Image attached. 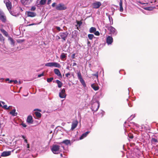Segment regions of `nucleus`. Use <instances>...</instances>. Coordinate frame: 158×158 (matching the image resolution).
<instances>
[{
    "label": "nucleus",
    "instance_id": "nucleus-42",
    "mask_svg": "<svg viewBox=\"0 0 158 158\" xmlns=\"http://www.w3.org/2000/svg\"><path fill=\"white\" fill-rule=\"evenodd\" d=\"M10 2V1H9V0H4V2L5 4L8 3Z\"/></svg>",
    "mask_w": 158,
    "mask_h": 158
},
{
    "label": "nucleus",
    "instance_id": "nucleus-7",
    "mask_svg": "<svg viewBox=\"0 0 158 158\" xmlns=\"http://www.w3.org/2000/svg\"><path fill=\"white\" fill-rule=\"evenodd\" d=\"M68 35V33L66 31L63 32H60L59 33V35L63 40V41H65L66 40Z\"/></svg>",
    "mask_w": 158,
    "mask_h": 158
},
{
    "label": "nucleus",
    "instance_id": "nucleus-20",
    "mask_svg": "<svg viewBox=\"0 0 158 158\" xmlns=\"http://www.w3.org/2000/svg\"><path fill=\"white\" fill-rule=\"evenodd\" d=\"M89 133V132L87 131L85 132V133H83L80 137V139H83L84 138L86 137L87 135H88V134Z\"/></svg>",
    "mask_w": 158,
    "mask_h": 158
},
{
    "label": "nucleus",
    "instance_id": "nucleus-60",
    "mask_svg": "<svg viewBox=\"0 0 158 158\" xmlns=\"http://www.w3.org/2000/svg\"><path fill=\"white\" fill-rule=\"evenodd\" d=\"M4 78H0V80H2V81H3V80H4Z\"/></svg>",
    "mask_w": 158,
    "mask_h": 158
},
{
    "label": "nucleus",
    "instance_id": "nucleus-52",
    "mask_svg": "<svg viewBox=\"0 0 158 158\" xmlns=\"http://www.w3.org/2000/svg\"><path fill=\"white\" fill-rule=\"evenodd\" d=\"M36 24V23H32V24H30L28 25V26H32L33 25H35Z\"/></svg>",
    "mask_w": 158,
    "mask_h": 158
},
{
    "label": "nucleus",
    "instance_id": "nucleus-34",
    "mask_svg": "<svg viewBox=\"0 0 158 158\" xmlns=\"http://www.w3.org/2000/svg\"><path fill=\"white\" fill-rule=\"evenodd\" d=\"M135 116V114L132 115L130 117H129L128 119V120H131L133 119Z\"/></svg>",
    "mask_w": 158,
    "mask_h": 158
},
{
    "label": "nucleus",
    "instance_id": "nucleus-28",
    "mask_svg": "<svg viewBox=\"0 0 158 158\" xmlns=\"http://www.w3.org/2000/svg\"><path fill=\"white\" fill-rule=\"evenodd\" d=\"M108 17L110 21V25L112 24H113V22L112 17L109 15H108Z\"/></svg>",
    "mask_w": 158,
    "mask_h": 158
},
{
    "label": "nucleus",
    "instance_id": "nucleus-10",
    "mask_svg": "<svg viewBox=\"0 0 158 158\" xmlns=\"http://www.w3.org/2000/svg\"><path fill=\"white\" fill-rule=\"evenodd\" d=\"M78 123V122L77 120H74L73 121L72 124V126L71 130H73L75 128H76L77 126Z\"/></svg>",
    "mask_w": 158,
    "mask_h": 158
},
{
    "label": "nucleus",
    "instance_id": "nucleus-53",
    "mask_svg": "<svg viewBox=\"0 0 158 158\" xmlns=\"http://www.w3.org/2000/svg\"><path fill=\"white\" fill-rule=\"evenodd\" d=\"M56 38L58 40H59L60 39V36H57Z\"/></svg>",
    "mask_w": 158,
    "mask_h": 158
},
{
    "label": "nucleus",
    "instance_id": "nucleus-19",
    "mask_svg": "<svg viewBox=\"0 0 158 158\" xmlns=\"http://www.w3.org/2000/svg\"><path fill=\"white\" fill-rule=\"evenodd\" d=\"M27 122L29 123H33V121L31 116H29L28 117L27 119Z\"/></svg>",
    "mask_w": 158,
    "mask_h": 158
},
{
    "label": "nucleus",
    "instance_id": "nucleus-47",
    "mask_svg": "<svg viewBox=\"0 0 158 158\" xmlns=\"http://www.w3.org/2000/svg\"><path fill=\"white\" fill-rule=\"evenodd\" d=\"M12 106H9V107H7V110H9L12 109Z\"/></svg>",
    "mask_w": 158,
    "mask_h": 158
},
{
    "label": "nucleus",
    "instance_id": "nucleus-58",
    "mask_svg": "<svg viewBox=\"0 0 158 158\" xmlns=\"http://www.w3.org/2000/svg\"><path fill=\"white\" fill-rule=\"evenodd\" d=\"M10 80H9V79L8 78H6V81H9Z\"/></svg>",
    "mask_w": 158,
    "mask_h": 158
},
{
    "label": "nucleus",
    "instance_id": "nucleus-35",
    "mask_svg": "<svg viewBox=\"0 0 158 158\" xmlns=\"http://www.w3.org/2000/svg\"><path fill=\"white\" fill-rule=\"evenodd\" d=\"M22 137L23 139H24V142L27 143V139H26V137L24 135H22Z\"/></svg>",
    "mask_w": 158,
    "mask_h": 158
},
{
    "label": "nucleus",
    "instance_id": "nucleus-37",
    "mask_svg": "<svg viewBox=\"0 0 158 158\" xmlns=\"http://www.w3.org/2000/svg\"><path fill=\"white\" fill-rule=\"evenodd\" d=\"M94 34L97 36H98L100 35L99 32L98 31H95L94 32Z\"/></svg>",
    "mask_w": 158,
    "mask_h": 158
},
{
    "label": "nucleus",
    "instance_id": "nucleus-61",
    "mask_svg": "<svg viewBox=\"0 0 158 158\" xmlns=\"http://www.w3.org/2000/svg\"><path fill=\"white\" fill-rule=\"evenodd\" d=\"M27 148H29V145L28 144H27Z\"/></svg>",
    "mask_w": 158,
    "mask_h": 158
},
{
    "label": "nucleus",
    "instance_id": "nucleus-33",
    "mask_svg": "<svg viewBox=\"0 0 158 158\" xmlns=\"http://www.w3.org/2000/svg\"><path fill=\"white\" fill-rule=\"evenodd\" d=\"M53 79V77L48 78L47 79V81L48 82H51Z\"/></svg>",
    "mask_w": 158,
    "mask_h": 158
},
{
    "label": "nucleus",
    "instance_id": "nucleus-24",
    "mask_svg": "<svg viewBox=\"0 0 158 158\" xmlns=\"http://www.w3.org/2000/svg\"><path fill=\"white\" fill-rule=\"evenodd\" d=\"M1 31L3 33V35H4L5 36H7L8 35V34L7 32L5 31L4 29H0Z\"/></svg>",
    "mask_w": 158,
    "mask_h": 158
},
{
    "label": "nucleus",
    "instance_id": "nucleus-26",
    "mask_svg": "<svg viewBox=\"0 0 158 158\" xmlns=\"http://www.w3.org/2000/svg\"><path fill=\"white\" fill-rule=\"evenodd\" d=\"M56 83L58 84V87L60 88L62 86V84L60 81L58 80H56Z\"/></svg>",
    "mask_w": 158,
    "mask_h": 158
},
{
    "label": "nucleus",
    "instance_id": "nucleus-25",
    "mask_svg": "<svg viewBox=\"0 0 158 158\" xmlns=\"http://www.w3.org/2000/svg\"><path fill=\"white\" fill-rule=\"evenodd\" d=\"M96 28L94 27H91L89 29V32L91 33H94L96 31Z\"/></svg>",
    "mask_w": 158,
    "mask_h": 158
},
{
    "label": "nucleus",
    "instance_id": "nucleus-18",
    "mask_svg": "<svg viewBox=\"0 0 158 158\" xmlns=\"http://www.w3.org/2000/svg\"><path fill=\"white\" fill-rule=\"evenodd\" d=\"M120 6L119 11L121 12H123V0H120V2L119 3Z\"/></svg>",
    "mask_w": 158,
    "mask_h": 158
},
{
    "label": "nucleus",
    "instance_id": "nucleus-54",
    "mask_svg": "<svg viewBox=\"0 0 158 158\" xmlns=\"http://www.w3.org/2000/svg\"><path fill=\"white\" fill-rule=\"evenodd\" d=\"M13 81H14V80H11L10 81L9 80V81L8 83H11L13 82Z\"/></svg>",
    "mask_w": 158,
    "mask_h": 158
},
{
    "label": "nucleus",
    "instance_id": "nucleus-5",
    "mask_svg": "<svg viewBox=\"0 0 158 158\" xmlns=\"http://www.w3.org/2000/svg\"><path fill=\"white\" fill-rule=\"evenodd\" d=\"M0 20L3 23L6 22V17L2 11L0 10Z\"/></svg>",
    "mask_w": 158,
    "mask_h": 158
},
{
    "label": "nucleus",
    "instance_id": "nucleus-12",
    "mask_svg": "<svg viewBox=\"0 0 158 158\" xmlns=\"http://www.w3.org/2000/svg\"><path fill=\"white\" fill-rule=\"evenodd\" d=\"M106 41L108 45L111 44L113 41L112 37L110 36H108L106 38Z\"/></svg>",
    "mask_w": 158,
    "mask_h": 158
},
{
    "label": "nucleus",
    "instance_id": "nucleus-6",
    "mask_svg": "<svg viewBox=\"0 0 158 158\" xmlns=\"http://www.w3.org/2000/svg\"><path fill=\"white\" fill-rule=\"evenodd\" d=\"M56 8L58 10H66L67 7L63 4L60 3L56 5Z\"/></svg>",
    "mask_w": 158,
    "mask_h": 158
},
{
    "label": "nucleus",
    "instance_id": "nucleus-50",
    "mask_svg": "<svg viewBox=\"0 0 158 158\" xmlns=\"http://www.w3.org/2000/svg\"><path fill=\"white\" fill-rule=\"evenodd\" d=\"M13 82H14L15 84H16L18 83V81L16 80H14V81H13Z\"/></svg>",
    "mask_w": 158,
    "mask_h": 158
},
{
    "label": "nucleus",
    "instance_id": "nucleus-57",
    "mask_svg": "<svg viewBox=\"0 0 158 158\" xmlns=\"http://www.w3.org/2000/svg\"><path fill=\"white\" fill-rule=\"evenodd\" d=\"M1 102L4 105H5L4 104H5V102Z\"/></svg>",
    "mask_w": 158,
    "mask_h": 158
},
{
    "label": "nucleus",
    "instance_id": "nucleus-48",
    "mask_svg": "<svg viewBox=\"0 0 158 158\" xmlns=\"http://www.w3.org/2000/svg\"><path fill=\"white\" fill-rule=\"evenodd\" d=\"M51 0H48V4H49L51 3Z\"/></svg>",
    "mask_w": 158,
    "mask_h": 158
},
{
    "label": "nucleus",
    "instance_id": "nucleus-64",
    "mask_svg": "<svg viewBox=\"0 0 158 158\" xmlns=\"http://www.w3.org/2000/svg\"><path fill=\"white\" fill-rule=\"evenodd\" d=\"M1 102H0V106H2V105L1 104Z\"/></svg>",
    "mask_w": 158,
    "mask_h": 158
},
{
    "label": "nucleus",
    "instance_id": "nucleus-22",
    "mask_svg": "<svg viewBox=\"0 0 158 158\" xmlns=\"http://www.w3.org/2000/svg\"><path fill=\"white\" fill-rule=\"evenodd\" d=\"M91 87L94 89L95 90H97L99 89V87L97 85H96L94 84H93L91 85Z\"/></svg>",
    "mask_w": 158,
    "mask_h": 158
},
{
    "label": "nucleus",
    "instance_id": "nucleus-13",
    "mask_svg": "<svg viewBox=\"0 0 158 158\" xmlns=\"http://www.w3.org/2000/svg\"><path fill=\"white\" fill-rule=\"evenodd\" d=\"M26 13L27 14V15L28 17H35L36 15V13L34 12L27 11L26 12Z\"/></svg>",
    "mask_w": 158,
    "mask_h": 158
},
{
    "label": "nucleus",
    "instance_id": "nucleus-40",
    "mask_svg": "<svg viewBox=\"0 0 158 158\" xmlns=\"http://www.w3.org/2000/svg\"><path fill=\"white\" fill-rule=\"evenodd\" d=\"M2 107L4 109L7 110V106L6 105H4L3 106H2Z\"/></svg>",
    "mask_w": 158,
    "mask_h": 158
},
{
    "label": "nucleus",
    "instance_id": "nucleus-39",
    "mask_svg": "<svg viewBox=\"0 0 158 158\" xmlns=\"http://www.w3.org/2000/svg\"><path fill=\"white\" fill-rule=\"evenodd\" d=\"M70 73H66L65 75V76L68 78L70 77L69 76H70Z\"/></svg>",
    "mask_w": 158,
    "mask_h": 158
},
{
    "label": "nucleus",
    "instance_id": "nucleus-2",
    "mask_svg": "<svg viewBox=\"0 0 158 158\" xmlns=\"http://www.w3.org/2000/svg\"><path fill=\"white\" fill-rule=\"evenodd\" d=\"M60 146L58 145H53L51 150L54 154H58L60 152Z\"/></svg>",
    "mask_w": 158,
    "mask_h": 158
},
{
    "label": "nucleus",
    "instance_id": "nucleus-29",
    "mask_svg": "<svg viewBox=\"0 0 158 158\" xmlns=\"http://www.w3.org/2000/svg\"><path fill=\"white\" fill-rule=\"evenodd\" d=\"M35 114L36 116L38 118H40L41 117V114L39 112H35Z\"/></svg>",
    "mask_w": 158,
    "mask_h": 158
},
{
    "label": "nucleus",
    "instance_id": "nucleus-43",
    "mask_svg": "<svg viewBox=\"0 0 158 158\" xmlns=\"http://www.w3.org/2000/svg\"><path fill=\"white\" fill-rule=\"evenodd\" d=\"M92 75L93 76H96L97 77H98V72H97L96 73V74H93Z\"/></svg>",
    "mask_w": 158,
    "mask_h": 158
},
{
    "label": "nucleus",
    "instance_id": "nucleus-8",
    "mask_svg": "<svg viewBox=\"0 0 158 158\" xmlns=\"http://www.w3.org/2000/svg\"><path fill=\"white\" fill-rule=\"evenodd\" d=\"M66 95L65 94V91L64 89H63L60 90L59 93V96L61 98H65Z\"/></svg>",
    "mask_w": 158,
    "mask_h": 158
},
{
    "label": "nucleus",
    "instance_id": "nucleus-59",
    "mask_svg": "<svg viewBox=\"0 0 158 158\" xmlns=\"http://www.w3.org/2000/svg\"><path fill=\"white\" fill-rule=\"evenodd\" d=\"M77 75L78 77L79 78V73H77Z\"/></svg>",
    "mask_w": 158,
    "mask_h": 158
},
{
    "label": "nucleus",
    "instance_id": "nucleus-16",
    "mask_svg": "<svg viewBox=\"0 0 158 158\" xmlns=\"http://www.w3.org/2000/svg\"><path fill=\"white\" fill-rule=\"evenodd\" d=\"M80 81L83 86V87L85 88L86 86V84L83 78H82L81 75L80 74Z\"/></svg>",
    "mask_w": 158,
    "mask_h": 158
},
{
    "label": "nucleus",
    "instance_id": "nucleus-15",
    "mask_svg": "<svg viewBox=\"0 0 158 158\" xmlns=\"http://www.w3.org/2000/svg\"><path fill=\"white\" fill-rule=\"evenodd\" d=\"M21 2L24 5H28L31 2V0H21Z\"/></svg>",
    "mask_w": 158,
    "mask_h": 158
},
{
    "label": "nucleus",
    "instance_id": "nucleus-46",
    "mask_svg": "<svg viewBox=\"0 0 158 158\" xmlns=\"http://www.w3.org/2000/svg\"><path fill=\"white\" fill-rule=\"evenodd\" d=\"M44 75V74L43 73H42L41 74H39L38 75V77H41L42 76H43Z\"/></svg>",
    "mask_w": 158,
    "mask_h": 158
},
{
    "label": "nucleus",
    "instance_id": "nucleus-27",
    "mask_svg": "<svg viewBox=\"0 0 158 158\" xmlns=\"http://www.w3.org/2000/svg\"><path fill=\"white\" fill-rule=\"evenodd\" d=\"M62 143H64L67 145L70 144V140H67V139L64 140V141H63L62 142Z\"/></svg>",
    "mask_w": 158,
    "mask_h": 158
},
{
    "label": "nucleus",
    "instance_id": "nucleus-14",
    "mask_svg": "<svg viewBox=\"0 0 158 158\" xmlns=\"http://www.w3.org/2000/svg\"><path fill=\"white\" fill-rule=\"evenodd\" d=\"M11 154V151H4L2 153L1 156L4 157L10 155Z\"/></svg>",
    "mask_w": 158,
    "mask_h": 158
},
{
    "label": "nucleus",
    "instance_id": "nucleus-31",
    "mask_svg": "<svg viewBox=\"0 0 158 158\" xmlns=\"http://www.w3.org/2000/svg\"><path fill=\"white\" fill-rule=\"evenodd\" d=\"M88 37L89 40H91L94 37V35L92 34H89L88 35Z\"/></svg>",
    "mask_w": 158,
    "mask_h": 158
},
{
    "label": "nucleus",
    "instance_id": "nucleus-1",
    "mask_svg": "<svg viewBox=\"0 0 158 158\" xmlns=\"http://www.w3.org/2000/svg\"><path fill=\"white\" fill-rule=\"evenodd\" d=\"M45 65L49 67H55L57 68L61 67L59 63L56 62L48 63L46 64Z\"/></svg>",
    "mask_w": 158,
    "mask_h": 158
},
{
    "label": "nucleus",
    "instance_id": "nucleus-36",
    "mask_svg": "<svg viewBox=\"0 0 158 158\" xmlns=\"http://www.w3.org/2000/svg\"><path fill=\"white\" fill-rule=\"evenodd\" d=\"M4 40L3 37L1 34H0V41H3Z\"/></svg>",
    "mask_w": 158,
    "mask_h": 158
},
{
    "label": "nucleus",
    "instance_id": "nucleus-51",
    "mask_svg": "<svg viewBox=\"0 0 158 158\" xmlns=\"http://www.w3.org/2000/svg\"><path fill=\"white\" fill-rule=\"evenodd\" d=\"M129 137L131 139H132L133 138V136L132 135H129Z\"/></svg>",
    "mask_w": 158,
    "mask_h": 158
},
{
    "label": "nucleus",
    "instance_id": "nucleus-38",
    "mask_svg": "<svg viewBox=\"0 0 158 158\" xmlns=\"http://www.w3.org/2000/svg\"><path fill=\"white\" fill-rule=\"evenodd\" d=\"M36 9V7L35 6H33L31 7V11H34Z\"/></svg>",
    "mask_w": 158,
    "mask_h": 158
},
{
    "label": "nucleus",
    "instance_id": "nucleus-45",
    "mask_svg": "<svg viewBox=\"0 0 158 158\" xmlns=\"http://www.w3.org/2000/svg\"><path fill=\"white\" fill-rule=\"evenodd\" d=\"M22 125L24 127H27V125L25 123H22Z\"/></svg>",
    "mask_w": 158,
    "mask_h": 158
},
{
    "label": "nucleus",
    "instance_id": "nucleus-21",
    "mask_svg": "<svg viewBox=\"0 0 158 158\" xmlns=\"http://www.w3.org/2000/svg\"><path fill=\"white\" fill-rule=\"evenodd\" d=\"M5 4L8 10L10 12V10H11V5L10 2Z\"/></svg>",
    "mask_w": 158,
    "mask_h": 158
},
{
    "label": "nucleus",
    "instance_id": "nucleus-23",
    "mask_svg": "<svg viewBox=\"0 0 158 158\" xmlns=\"http://www.w3.org/2000/svg\"><path fill=\"white\" fill-rule=\"evenodd\" d=\"M15 109H14L10 112V114L13 116H16L17 115V113L15 112Z\"/></svg>",
    "mask_w": 158,
    "mask_h": 158
},
{
    "label": "nucleus",
    "instance_id": "nucleus-30",
    "mask_svg": "<svg viewBox=\"0 0 158 158\" xmlns=\"http://www.w3.org/2000/svg\"><path fill=\"white\" fill-rule=\"evenodd\" d=\"M66 55L64 53H62L60 56V58L61 60H63L65 58Z\"/></svg>",
    "mask_w": 158,
    "mask_h": 158
},
{
    "label": "nucleus",
    "instance_id": "nucleus-41",
    "mask_svg": "<svg viewBox=\"0 0 158 158\" xmlns=\"http://www.w3.org/2000/svg\"><path fill=\"white\" fill-rule=\"evenodd\" d=\"M56 28L57 30H58L59 31H60L61 30V29L59 27H56Z\"/></svg>",
    "mask_w": 158,
    "mask_h": 158
},
{
    "label": "nucleus",
    "instance_id": "nucleus-62",
    "mask_svg": "<svg viewBox=\"0 0 158 158\" xmlns=\"http://www.w3.org/2000/svg\"><path fill=\"white\" fill-rule=\"evenodd\" d=\"M77 24L78 25L79 24V21H77Z\"/></svg>",
    "mask_w": 158,
    "mask_h": 158
},
{
    "label": "nucleus",
    "instance_id": "nucleus-56",
    "mask_svg": "<svg viewBox=\"0 0 158 158\" xmlns=\"http://www.w3.org/2000/svg\"><path fill=\"white\" fill-rule=\"evenodd\" d=\"M82 24V22L81 21H80V26Z\"/></svg>",
    "mask_w": 158,
    "mask_h": 158
},
{
    "label": "nucleus",
    "instance_id": "nucleus-3",
    "mask_svg": "<svg viewBox=\"0 0 158 158\" xmlns=\"http://www.w3.org/2000/svg\"><path fill=\"white\" fill-rule=\"evenodd\" d=\"M99 106L100 104L99 102L96 101L92 104L91 109L92 111L95 112L98 110Z\"/></svg>",
    "mask_w": 158,
    "mask_h": 158
},
{
    "label": "nucleus",
    "instance_id": "nucleus-63",
    "mask_svg": "<svg viewBox=\"0 0 158 158\" xmlns=\"http://www.w3.org/2000/svg\"><path fill=\"white\" fill-rule=\"evenodd\" d=\"M126 122H125V123H124V125L125 126V125H126Z\"/></svg>",
    "mask_w": 158,
    "mask_h": 158
},
{
    "label": "nucleus",
    "instance_id": "nucleus-44",
    "mask_svg": "<svg viewBox=\"0 0 158 158\" xmlns=\"http://www.w3.org/2000/svg\"><path fill=\"white\" fill-rule=\"evenodd\" d=\"M75 54H73L71 56V57L73 59H74L75 58Z\"/></svg>",
    "mask_w": 158,
    "mask_h": 158
},
{
    "label": "nucleus",
    "instance_id": "nucleus-32",
    "mask_svg": "<svg viewBox=\"0 0 158 158\" xmlns=\"http://www.w3.org/2000/svg\"><path fill=\"white\" fill-rule=\"evenodd\" d=\"M8 40H9L11 42V44L14 45V44L15 42H14V40H13V39L10 37H9L8 38Z\"/></svg>",
    "mask_w": 158,
    "mask_h": 158
},
{
    "label": "nucleus",
    "instance_id": "nucleus-55",
    "mask_svg": "<svg viewBox=\"0 0 158 158\" xmlns=\"http://www.w3.org/2000/svg\"><path fill=\"white\" fill-rule=\"evenodd\" d=\"M76 63H74L73 64V66H75V65H76Z\"/></svg>",
    "mask_w": 158,
    "mask_h": 158
},
{
    "label": "nucleus",
    "instance_id": "nucleus-9",
    "mask_svg": "<svg viewBox=\"0 0 158 158\" xmlns=\"http://www.w3.org/2000/svg\"><path fill=\"white\" fill-rule=\"evenodd\" d=\"M102 3L100 2H94L92 4V6L94 8L98 9L101 6Z\"/></svg>",
    "mask_w": 158,
    "mask_h": 158
},
{
    "label": "nucleus",
    "instance_id": "nucleus-17",
    "mask_svg": "<svg viewBox=\"0 0 158 158\" xmlns=\"http://www.w3.org/2000/svg\"><path fill=\"white\" fill-rule=\"evenodd\" d=\"M54 72L55 73L56 75H57L58 76L62 77V75L61 74V73L58 69H54Z\"/></svg>",
    "mask_w": 158,
    "mask_h": 158
},
{
    "label": "nucleus",
    "instance_id": "nucleus-49",
    "mask_svg": "<svg viewBox=\"0 0 158 158\" xmlns=\"http://www.w3.org/2000/svg\"><path fill=\"white\" fill-rule=\"evenodd\" d=\"M56 5V3H53L52 5V6L53 7H54L55 6V5Z\"/></svg>",
    "mask_w": 158,
    "mask_h": 158
},
{
    "label": "nucleus",
    "instance_id": "nucleus-11",
    "mask_svg": "<svg viewBox=\"0 0 158 158\" xmlns=\"http://www.w3.org/2000/svg\"><path fill=\"white\" fill-rule=\"evenodd\" d=\"M46 0H37L36 3L37 6H38L39 5H44L46 2Z\"/></svg>",
    "mask_w": 158,
    "mask_h": 158
},
{
    "label": "nucleus",
    "instance_id": "nucleus-4",
    "mask_svg": "<svg viewBox=\"0 0 158 158\" xmlns=\"http://www.w3.org/2000/svg\"><path fill=\"white\" fill-rule=\"evenodd\" d=\"M106 27L110 31L111 34L115 35L117 34L116 29L112 26H107Z\"/></svg>",
    "mask_w": 158,
    "mask_h": 158
}]
</instances>
